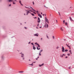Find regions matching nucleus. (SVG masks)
I'll use <instances>...</instances> for the list:
<instances>
[{"label":"nucleus","instance_id":"nucleus-39","mask_svg":"<svg viewBox=\"0 0 74 74\" xmlns=\"http://www.w3.org/2000/svg\"><path fill=\"white\" fill-rule=\"evenodd\" d=\"M34 19H36V18H37V17H34Z\"/></svg>","mask_w":74,"mask_h":74},{"label":"nucleus","instance_id":"nucleus-19","mask_svg":"<svg viewBox=\"0 0 74 74\" xmlns=\"http://www.w3.org/2000/svg\"><path fill=\"white\" fill-rule=\"evenodd\" d=\"M35 11V12H37V14H38V11H37L36 10H35V11Z\"/></svg>","mask_w":74,"mask_h":74},{"label":"nucleus","instance_id":"nucleus-46","mask_svg":"<svg viewBox=\"0 0 74 74\" xmlns=\"http://www.w3.org/2000/svg\"><path fill=\"white\" fill-rule=\"evenodd\" d=\"M21 5L23 6V4H22L21 3Z\"/></svg>","mask_w":74,"mask_h":74},{"label":"nucleus","instance_id":"nucleus-62","mask_svg":"<svg viewBox=\"0 0 74 74\" xmlns=\"http://www.w3.org/2000/svg\"><path fill=\"white\" fill-rule=\"evenodd\" d=\"M36 28H37V29H38V27H37Z\"/></svg>","mask_w":74,"mask_h":74},{"label":"nucleus","instance_id":"nucleus-23","mask_svg":"<svg viewBox=\"0 0 74 74\" xmlns=\"http://www.w3.org/2000/svg\"><path fill=\"white\" fill-rule=\"evenodd\" d=\"M63 55H65L63 54L62 55H61V57H63Z\"/></svg>","mask_w":74,"mask_h":74},{"label":"nucleus","instance_id":"nucleus-15","mask_svg":"<svg viewBox=\"0 0 74 74\" xmlns=\"http://www.w3.org/2000/svg\"><path fill=\"white\" fill-rule=\"evenodd\" d=\"M4 56H2L1 57L2 60H3V59H4Z\"/></svg>","mask_w":74,"mask_h":74},{"label":"nucleus","instance_id":"nucleus-32","mask_svg":"<svg viewBox=\"0 0 74 74\" xmlns=\"http://www.w3.org/2000/svg\"><path fill=\"white\" fill-rule=\"evenodd\" d=\"M19 3H20V4H21V1H19Z\"/></svg>","mask_w":74,"mask_h":74},{"label":"nucleus","instance_id":"nucleus-36","mask_svg":"<svg viewBox=\"0 0 74 74\" xmlns=\"http://www.w3.org/2000/svg\"><path fill=\"white\" fill-rule=\"evenodd\" d=\"M58 14H59L60 16V13H59V12H58Z\"/></svg>","mask_w":74,"mask_h":74},{"label":"nucleus","instance_id":"nucleus-42","mask_svg":"<svg viewBox=\"0 0 74 74\" xmlns=\"http://www.w3.org/2000/svg\"><path fill=\"white\" fill-rule=\"evenodd\" d=\"M71 69V67H69V69Z\"/></svg>","mask_w":74,"mask_h":74},{"label":"nucleus","instance_id":"nucleus-33","mask_svg":"<svg viewBox=\"0 0 74 74\" xmlns=\"http://www.w3.org/2000/svg\"><path fill=\"white\" fill-rule=\"evenodd\" d=\"M53 39H54L55 38V37L54 36H53Z\"/></svg>","mask_w":74,"mask_h":74},{"label":"nucleus","instance_id":"nucleus-50","mask_svg":"<svg viewBox=\"0 0 74 74\" xmlns=\"http://www.w3.org/2000/svg\"><path fill=\"white\" fill-rule=\"evenodd\" d=\"M65 58H67V56L66 57H65Z\"/></svg>","mask_w":74,"mask_h":74},{"label":"nucleus","instance_id":"nucleus-43","mask_svg":"<svg viewBox=\"0 0 74 74\" xmlns=\"http://www.w3.org/2000/svg\"><path fill=\"white\" fill-rule=\"evenodd\" d=\"M33 5H34V2H33Z\"/></svg>","mask_w":74,"mask_h":74},{"label":"nucleus","instance_id":"nucleus-51","mask_svg":"<svg viewBox=\"0 0 74 74\" xmlns=\"http://www.w3.org/2000/svg\"><path fill=\"white\" fill-rule=\"evenodd\" d=\"M70 53H71V54H72V53H71V52Z\"/></svg>","mask_w":74,"mask_h":74},{"label":"nucleus","instance_id":"nucleus-61","mask_svg":"<svg viewBox=\"0 0 74 74\" xmlns=\"http://www.w3.org/2000/svg\"><path fill=\"white\" fill-rule=\"evenodd\" d=\"M46 8H48L47 7H46Z\"/></svg>","mask_w":74,"mask_h":74},{"label":"nucleus","instance_id":"nucleus-13","mask_svg":"<svg viewBox=\"0 0 74 74\" xmlns=\"http://www.w3.org/2000/svg\"><path fill=\"white\" fill-rule=\"evenodd\" d=\"M24 72L23 71H20L19 72V73H23Z\"/></svg>","mask_w":74,"mask_h":74},{"label":"nucleus","instance_id":"nucleus-14","mask_svg":"<svg viewBox=\"0 0 74 74\" xmlns=\"http://www.w3.org/2000/svg\"><path fill=\"white\" fill-rule=\"evenodd\" d=\"M14 1V0H9V1L10 2V3L12 2V1Z\"/></svg>","mask_w":74,"mask_h":74},{"label":"nucleus","instance_id":"nucleus-26","mask_svg":"<svg viewBox=\"0 0 74 74\" xmlns=\"http://www.w3.org/2000/svg\"><path fill=\"white\" fill-rule=\"evenodd\" d=\"M31 15H32V16H34V14L33 13H31Z\"/></svg>","mask_w":74,"mask_h":74},{"label":"nucleus","instance_id":"nucleus-28","mask_svg":"<svg viewBox=\"0 0 74 74\" xmlns=\"http://www.w3.org/2000/svg\"><path fill=\"white\" fill-rule=\"evenodd\" d=\"M41 52H42V50H41L40 51V53H41Z\"/></svg>","mask_w":74,"mask_h":74},{"label":"nucleus","instance_id":"nucleus-40","mask_svg":"<svg viewBox=\"0 0 74 74\" xmlns=\"http://www.w3.org/2000/svg\"><path fill=\"white\" fill-rule=\"evenodd\" d=\"M25 29H27V27H25Z\"/></svg>","mask_w":74,"mask_h":74},{"label":"nucleus","instance_id":"nucleus-6","mask_svg":"<svg viewBox=\"0 0 74 74\" xmlns=\"http://www.w3.org/2000/svg\"><path fill=\"white\" fill-rule=\"evenodd\" d=\"M38 23H40V22H41V21L40 20V18H39V17H38Z\"/></svg>","mask_w":74,"mask_h":74},{"label":"nucleus","instance_id":"nucleus-16","mask_svg":"<svg viewBox=\"0 0 74 74\" xmlns=\"http://www.w3.org/2000/svg\"><path fill=\"white\" fill-rule=\"evenodd\" d=\"M33 49L35 50L36 49V47H35L33 46Z\"/></svg>","mask_w":74,"mask_h":74},{"label":"nucleus","instance_id":"nucleus-22","mask_svg":"<svg viewBox=\"0 0 74 74\" xmlns=\"http://www.w3.org/2000/svg\"><path fill=\"white\" fill-rule=\"evenodd\" d=\"M67 51H68V50H67V49H65V50L64 51V52H67Z\"/></svg>","mask_w":74,"mask_h":74},{"label":"nucleus","instance_id":"nucleus-52","mask_svg":"<svg viewBox=\"0 0 74 74\" xmlns=\"http://www.w3.org/2000/svg\"><path fill=\"white\" fill-rule=\"evenodd\" d=\"M36 59V60H38V58H37Z\"/></svg>","mask_w":74,"mask_h":74},{"label":"nucleus","instance_id":"nucleus-58","mask_svg":"<svg viewBox=\"0 0 74 74\" xmlns=\"http://www.w3.org/2000/svg\"><path fill=\"white\" fill-rule=\"evenodd\" d=\"M40 28H41V27H40Z\"/></svg>","mask_w":74,"mask_h":74},{"label":"nucleus","instance_id":"nucleus-41","mask_svg":"<svg viewBox=\"0 0 74 74\" xmlns=\"http://www.w3.org/2000/svg\"><path fill=\"white\" fill-rule=\"evenodd\" d=\"M69 52H71V50H69Z\"/></svg>","mask_w":74,"mask_h":74},{"label":"nucleus","instance_id":"nucleus-63","mask_svg":"<svg viewBox=\"0 0 74 74\" xmlns=\"http://www.w3.org/2000/svg\"><path fill=\"white\" fill-rule=\"evenodd\" d=\"M64 41H65L66 39H64Z\"/></svg>","mask_w":74,"mask_h":74},{"label":"nucleus","instance_id":"nucleus-47","mask_svg":"<svg viewBox=\"0 0 74 74\" xmlns=\"http://www.w3.org/2000/svg\"><path fill=\"white\" fill-rule=\"evenodd\" d=\"M69 49H71V48H70V47H69Z\"/></svg>","mask_w":74,"mask_h":74},{"label":"nucleus","instance_id":"nucleus-57","mask_svg":"<svg viewBox=\"0 0 74 74\" xmlns=\"http://www.w3.org/2000/svg\"><path fill=\"white\" fill-rule=\"evenodd\" d=\"M43 16H44V14H43Z\"/></svg>","mask_w":74,"mask_h":74},{"label":"nucleus","instance_id":"nucleus-25","mask_svg":"<svg viewBox=\"0 0 74 74\" xmlns=\"http://www.w3.org/2000/svg\"><path fill=\"white\" fill-rule=\"evenodd\" d=\"M41 53L40 52H39V56H41Z\"/></svg>","mask_w":74,"mask_h":74},{"label":"nucleus","instance_id":"nucleus-4","mask_svg":"<svg viewBox=\"0 0 74 74\" xmlns=\"http://www.w3.org/2000/svg\"><path fill=\"white\" fill-rule=\"evenodd\" d=\"M45 22H47V23H49V21H48V19H47V17H45Z\"/></svg>","mask_w":74,"mask_h":74},{"label":"nucleus","instance_id":"nucleus-12","mask_svg":"<svg viewBox=\"0 0 74 74\" xmlns=\"http://www.w3.org/2000/svg\"><path fill=\"white\" fill-rule=\"evenodd\" d=\"M29 11H31V12H33V13H34V14H36V13L35 12H33V11L31 10H29Z\"/></svg>","mask_w":74,"mask_h":74},{"label":"nucleus","instance_id":"nucleus-7","mask_svg":"<svg viewBox=\"0 0 74 74\" xmlns=\"http://www.w3.org/2000/svg\"><path fill=\"white\" fill-rule=\"evenodd\" d=\"M39 34L38 33H37L36 34H35L34 35V36H36L37 37H38V36Z\"/></svg>","mask_w":74,"mask_h":74},{"label":"nucleus","instance_id":"nucleus-2","mask_svg":"<svg viewBox=\"0 0 74 74\" xmlns=\"http://www.w3.org/2000/svg\"><path fill=\"white\" fill-rule=\"evenodd\" d=\"M47 28L48 27V24L45 23V25H44V27H45V28H46V27H47Z\"/></svg>","mask_w":74,"mask_h":74},{"label":"nucleus","instance_id":"nucleus-60","mask_svg":"<svg viewBox=\"0 0 74 74\" xmlns=\"http://www.w3.org/2000/svg\"><path fill=\"white\" fill-rule=\"evenodd\" d=\"M41 14H42V12H41Z\"/></svg>","mask_w":74,"mask_h":74},{"label":"nucleus","instance_id":"nucleus-20","mask_svg":"<svg viewBox=\"0 0 74 74\" xmlns=\"http://www.w3.org/2000/svg\"><path fill=\"white\" fill-rule=\"evenodd\" d=\"M13 2V4H15V2L14 1H12Z\"/></svg>","mask_w":74,"mask_h":74},{"label":"nucleus","instance_id":"nucleus-49","mask_svg":"<svg viewBox=\"0 0 74 74\" xmlns=\"http://www.w3.org/2000/svg\"><path fill=\"white\" fill-rule=\"evenodd\" d=\"M68 48H69L70 47V46H69V45H68Z\"/></svg>","mask_w":74,"mask_h":74},{"label":"nucleus","instance_id":"nucleus-18","mask_svg":"<svg viewBox=\"0 0 74 74\" xmlns=\"http://www.w3.org/2000/svg\"><path fill=\"white\" fill-rule=\"evenodd\" d=\"M29 66H33V63H32L31 64H29Z\"/></svg>","mask_w":74,"mask_h":74},{"label":"nucleus","instance_id":"nucleus-64","mask_svg":"<svg viewBox=\"0 0 74 74\" xmlns=\"http://www.w3.org/2000/svg\"><path fill=\"white\" fill-rule=\"evenodd\" d=\"M25 23H26V22H25Z\"/></svg>","mask_w":74,"mask_h":74},{"label":"nucleus","instance_id":"nucleus-9","mask_svg":"<svg viewBox=\"0 0 74 74\" xmlns=\"http://www.w3.org/2000/svg\"><path fill=\"white\" fill-rule=\"evenodd\" d=\"M69 19L71 21H72V22L74 21L72 19V18L70 17H69Z\"/></svg>","mask_w":74,"mask_h":74},{"label":"nucleus","instance_id":"nucleus-37","mask_svg":"<svg viewBox=\"0 0 74 74\" xmlns=\"http://www.w3.org/2000/svg\"><path fill=\"white\" fill-rule=\"evenodd\" d=\"M25 8H28V7H26V6H25Z\"/></svg>","mask_w":74,"mask_h":74},{"label":"nucleus","instance_id":"nucleus-35","mask_svg":"<svg viewBox=\"0 0 74 74\" xmlns=\"http://www.w3.org/2000/svg\"><path fill=\"white\" fill-rule=\"evenodd\" d=\"M67 55H68V56H70V53H68V54H67Z\"/></svg>","mask_w":74,"mask_h":74},{"label":"nucleus","instance_id":"nucleus-55","mask_svg":"<svg viewBox=\"0 0 74 74\" xmlns=\"http://www.w3.org/2000/svg\"><path fill=\"white\" fill-rule=\"evenodd\" d=\"M37 58H39V56H38V57H37Z\"/></svg>","mask_w":74,"mask_h":74},{"label":"nucleus","instance_id":"nucleus-53","mask_svg":"<svg viewBox=\"0 0 74 74\" xmlns=\"http://www.w3.org/2000/svg\"><path fill=\"white\" fill-rule=\"evenodd\" d=\"M14 1H16V0H14Z\"/></svg>","mask_w":74,"mask_h":74},{"label":"nucleus","instance_id":"nucleus-30","mask_svg":"<svg viewBox=\"0 0 74 74\" xmlns=\"http://www.w3.org/2000/svg\"><path fill=\"white\" fill-rule=\"evenodd\" d=\"M59 47H58V46H57V47H56V49H58V48H59Z\"/></svg>","mask_w":74,"mask_h":74},{"label":"nucleus","instance_id":"nucleus-59","mask_svg":"<svg viewBox=\"0 0 74 74\" xmlns=\"http://www.w3.org/2000/svg\"><path fill=\"white\" fill-rule=\"evenodd\" d=\"M24 15H26V14H24Z\"/></svg>","mask_w":74,"mask_h":74},{"label":"nucleus","instance_id":"nucleus-17","mask_svg":"<svg viewBox=\"0 0 74 74\" xmlns=\"http://www.w3.org/2000/svg\"><path fill=\"white\" fill-rule=\"evenodd\" d=\"M60 30H61V31H63V29L62 28V27H61L60 28Z\"/></svg>","mask_w":74,"mask_h":74},{"label":"nucleus","instance_id":"nucleus-11","mask_svg":"<svg viewBox=\"0 0 74 74\" xmlns=\"http://www.w3.org/2000/svg\"><path fill=\"white\" fill-rule=\"evenodd\" d=\"M27 12V15L28 14H29V12H30L29 11H27L26 12Z\"/></svg>","mask_w":74,"mask_h":74},{"label":"nucleus","instance_id":"nucleus-24","mask_svg":"<svg viewBox=\"0 0 74 74\" xmlns=\"http://www.w3.org/2000/svg\"><path fill=\"white\" fill-rule=\"evenodd\" d=\"M30 7L31 8H32V10H33V11H35V10L34 9H33V8H32V7Z\"/></svg>","mask_w":74,"mask_h":74},{"label":"nucleus","instance_id":"nucleus-56","mask_svg":"<svg viewBox=\"0 0 74 74\" xmlns=\"http://www.w3.org/2000/svg\"><path fill=\"white\" fill-rule=\"evenodd\" d=\"M44 7H46L45 6V5H44Z\"/></svg>","mask_w":74,"mask_h":74},{"label":"nucleus","instance_id":"nucleus-5","mask_svg":"<svg viewBox=\"0 0 74 74\" xmlns=\"http://www.w3.org/2000/svg\"><path fill=\"white\" fill-rule=\"evenodd\" d=\"M62 51L63 52H64V48L63 46H62Z\"/></svg>","mask_w":74,"mask_h":74},{"label":"nucleus","instance_id":"nucleus-38","mask_svg":"<svg viewBox=\"0 0 74 74\" xmlns=\"http://www.w3.org/2000/svg\"><path fill=\"white\" fill-rule=\"evenodd\" d=\"M64 22H65V21L64 20V21H63V23H64Z\"/></svg>","mask_w":74,"mask_h":74},{"label":"nucleus","instance_id":"nucleus-3","mask_svg":"<svg viewBox=\"0 0 74 74\" xmlns=\"http://www.w3.org/2000/svg\"><path fill=\"white\" fill-rule=\"evenodd\" d=\"M35 45H38V47L40 48V45H39V44H38L37 43V42H36L35 43Z\"/></svg>","mask_w":74,"mask_h":74},{"label":"nucleus","instance_id":"nucleus-48","mask_svg":"<svg viewBox=\"0 0 74 74\" xmlns=\"http://www.w3.org/2000/svg\"><path fill=\"white\" fill-rule=\"evenodd\" d=\"M28 44H30V42H29V43Z\"/></svg>","mask_w":74,"mask_h":74},{"label":"nucleus","instance_id":"nucleus-21","mask_svg":"<svg viewBox=\"0 0 74 74\" xmlns=\"http://www.w3.org/2000/svg\"><path fill=\"white\" fill-rule=\"evenodd\" d=\"M37 49L38 50H40V48H39L38 47H37Z\"/></svg>","mask_w":74,"mask_h":74},{"label":"nucleus","instance_id":"nucleus-10","mask_svg":"<svg viewBox=\"0 0 74 74\" xmlns=\"http://www.w3.org/2000/svg\"><path fill=\"white\" fill-rule=\"evenodd\" d=\"M44 66V63L42 64L41 65H40V64L39 65V67H41V66Z\"/></svg>","mask_w":74,"mask_h":74},{"label":"nucleus","instance_id":"nucleus-34","mask_svg":"<svg viewBox=\"0 0 74 74\" xmlns=\"http://www.w3.org/2000/svg\"><path fill=\"white\" fill-rule=\"evenodd\" d=\"M11 4H10L9 5V7H11Z\"/></svg>","mask_w":74,"mask_h":74},{"label":"nucleus","instance_id":"nucleus-44","mask_svg":"<svg viewBox=\"0 0 74 74\" xmlns=\"http://www.w3.org/2000/svg\"><path fill=\"white\" fill-rule=\"evenodd\" d=\"M66 45H67V47H68L69 46V45H68L66 44Z\"/></svg>","mask_w":74,"mask_h":74},{"label":"nucleus","instance_id":"nucleus-27","mask_svg":"<svg viewBox=\"0 0 74 74\" xmlns=\"http://www.w3.org/2000/svg\"><path fill=\"white\" fill-rule=\"evenodd\" d=\"M65 24L66 25H68L67 23H65Z\"/></svg>","mask_w":74,"mask_h":74},{"label":"nucleus","instance_id":"nucleus-54","mask_svg":"<svg viewBox=\"0 0 74 74\" xmlns=\"http://www.w3.org/2000/svg\"><path fill=\"white\" fill-rule=\"evenodd\" d=\"M42 40V38H41V40Z\"/></svg>","mask_w":74,"mask_h":74},{"label":"nucleus","instance_id":"nucleus-31","mask_svg":"<svg viewBox=\"0 0 74 74\" xmlns=\"http://www.w3.org/2000/svg\"><path fill=\"white\" fill-rule=\"evenodd\" d=\"M31 44L32 45H34V44H33V43H32Z\"/></svg>","mask_w":74,"mask_h":74},{"label":"nucleus","instance_id":"nucleus-8","mask_svg":"<svg viewBox=\"0 0 74 74\" xmlns=\"http://www.w3.org/2000/svg\"><path fill=\"white\" fill-rule=\"evenodd\" d=\"M38 14L39 16H40V17L41 18H42V16L41 15V14H40V13H39V14H38Z\"/></svg>","mask_w":74,"mask_h":74},{"label":"nucleus","instance_id":"nucleus-29","mask_svg":"<svg viewBox=\"0 0 74 74\" xmlns=\"http://www.w3.org/2000/svg\"><path fill=\"white\" fill-rule=\"evenodd\" d=\"M46 36H47V38H48V39H49V38L48 37V35H46Z\"/></svg>","mask_w":74,"mask_h":74},{"label":"nucleus","instance_id":"nucleus-1","mask_svg":"<svg viewBox=\"0 0 74 74\" xmlns=\"http://www.w3.org/2000/svg\"><path fill=\"white\" fill-rule=\"evenodd\" d=\"M20 54H21V57L23 58V60H25V58H24L25 56L24 55V54L22 53H20Z\"/></svg>","mask_w":74,"mask_h":74},{"label":"nucleus","instance_id":"nucleus-45","mask_svg":"<svg viewBox=\"0 0 74 74\" xmlns=\"http://www.w3.org/2000/svg\"><path fill=\"white\" fill-rule=\"evenodd\" d=\"M39 26V24H38L37 25V26Z\"/></svg>","mask_w":74,"mask_h":74}]
</instances>
